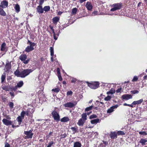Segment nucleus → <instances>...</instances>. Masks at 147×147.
Masks as SVG:
<instances>
[{"instance_id":"1","label":"nucleus","mask_w":147,"mask_h":147,"mask_svg":"<svg viewBox=\"0 0 147 147\" xmlns=\"http://www.w3.org/2000/svg\"><path fill=\"white\" fill-rule=\"evenodd\" d=\"M27 44L30 45L28 46L25 49V51L27 53H29L33 50L34 49V47L36 45V43L32 42L28 40Z\"/></svg>"},{"instance_id":"2","label":"nucleus","mask_w":147,"mask_h":147,"mask_svg":"<svg viewBox=\"0 0 147 147\" xmlns=\"http://www.w3.org/2000/svg\"><path fill=\"white\" fill-rule=\"evenodd\" d=\"M86 83L88 86L91 88L96 89L99 86L100 83L98 82H94L89 83L88 82H86Z\"/></svg>"},{"instance_id":"3","label":"nucleus","mask_w":147,"mask_h":147,"mask_svg":"<svg viewBox=\"0 0 147 147\" xmlns=\"http://www.w3.org/2000/svg\"><path fill=\"white\" fill-rule=\"evenodd\" d=\"M34 71L32 69H23L21 71L22 78H24L29 75Z\"/></svg>"},{"instance_id":"4","label":"nucleus","mask_w":147,"mask_h":147,"mask_svg":"<svg viewBox=\"0 0 147 147\" xmlns=\"http://www.w3.org/2000/svg\"><path fill=\"white\" fill-rule=\"evenodd\" d=\"M112 6L113 7L111 9L110 11H113L121 9L122 7V5L121 3H117L113 4Z\"/></svg>"},{"instance_id":"5","label":"nucleus","mask_w":147,"mask_h":147,"mask_svg":"<svg viewBox=\"0 0 147 147\" xmlns=\"http://www.w3.org/2000/svg\"><path fill=\"white\" fill-rule=\"evenodd\" d=\"M52 116L54 120L58 122L60 120V116L58 113L55 110H54L51 113Z\"/></svg>"},{"instance_id":"6","label":"nucleus","mask_w":147,"mask_h":147,"mask_svg":"<svg viewBox=\"0 0 147 147\" xmlns=\"http://www.w3.org/2000/svg\"><path fill=\"white\" fill-rule=\"evenodd\" d=\"M24 133L26 135L24 137L25 139L32 138L34 134L33 133H32V131L31 130L29 131H24Z\"/></svg>"},{"instance_id":"7","label":"nucleus","mask_w":147,"mask_h":147,"mask_svg":"<svg viewBox=\"0 0 147 147\" xmlns=\"http://www.w3.org/2000/svg\"><path fill=\"white\" fill-rule=\"evenodd\" d=\"M27 57V55L26 54H22L20 55L19 57V58L23 62V63L24 64H26L28 63L30 60V59H28L26 60Z\"/></svg>"},{"instance_id":"8","label":"nucleus","mask_w":147,"mask_h":147,"mask_svg":"<svg viewBox=\"0 0 147 147\" xmlns=\"http://www.w3.org/2000/svg\"><path fill=\"white\" fill-rule=\"evenodd\" d=\"M77 102L75 101L74 103L68 102L64 104L63 106L65 107L73 108L77 104Z\"/></svg>"},{"instance_id":"9","label":"nucleus","mask_w":147,"mask_h":147,"mask_svg":"<svg viewBox=\"0 0 147 147\" xmlns=\"http://www.w3.org/2000/svg\"><path fill=\"white\" fill-rule=\"evenodd\" d=\"M8 2L6 0H4L2 1L0 4V7L2 8H5L8 6Z\"/></svg>"},{"instance_id":"10","label":"nucleus","mask_w":147,"mask_h":147,"mask_svg":"<svg viewBox=\"0 0 147 147\" xmlns=\"http://www.w3.org/2000/svg\"><path fill=\"white\" fill-rule=\"evenodd\" d=\"M121 98L122 100H127L130 99L132 98V96L131 94H126L123 95L121 96Z\"/></svg>"},{"instance_id":"11","label":"nucleus","mask_w":147,"mask_h":147,"mask_svg":"<svg viewBox=\"0 0 147 147\" xmlns=\"http://www.w3.org/2000/svg\"><path fill=\"white\" fill-rule=\"evenodd\" d=\"M32 108H28L26 111V115L28 116H30L31 114L34 111V110L33 107H32Z\"/></svg>"},{"instance_id":"12","label":"nucleus","mask_w":147,"mask_h":147,"mask_svg":"<svg viewBox=\"0 0 147 147\" xmlns=\"http://www.w3.org/2000/svg\"><path fill=\"white\" fill-rule=\"evenodd\" d=\"M85 6L88 11H91L93 8V6L90 2H87Z\"/></svg>"},{"instance_id":"13","label":"nucleus","mask_w":147,"mask_h":147,"mask_svg":"<svg viewBox=\"0 0 147 147\" xmlns=\"http://www.w3.org/2000/svg\"><path fill=\"white\" fill-rule=\"evenodd\" d=\"M118 107L117 105L113 106L110 107L107 110V113H110L113 112L114 111V109L117 108Z\"/></svg>"},{"instance_id":"14","label":"nucleus","mask_w":147,"mask_h":147,"mask_svg":"<svg viewBox=\"0 0 147 147\" xmlns=\"http://www.w3.org/2000/svg\"><path fill=\"white\" fill-rule=\"evenodd\" d=\"M11 68V62L7 63L5 66V71L8 72L9 71Z\"/></svg>"},{"instance_id":"15","label":"nucleus","mask_w":147,"mask_h":147,"mask_svg":"<svg viewBox=\"0 0 147 147\" xmlns=\"http://www.w3.org/2000/svg\"><path fill=\"white\" fill-rule=\"evenodd\" d=\"M110 136L111 139H116L117 138V134L115 131L111 132Z\"/></svg>"},{"instance_id":"16","label":"nucleus","mask_w":147,"mask_h":147,"mask_svg":"<svg viewBox=\"0 0 147 147\" xmlns=\"http://www.w3.org/2000/svg\"><path fill=\"white\" fill-rule=\"evenodd\" d=\"M1 51L7 52V47H6V44L5 42H3L1 46Z\"/></svg>"},{"instance_id":"17","label":"nucleus","mask_w":147,"mask_h":147,"mask_svg":"<svg viewBox=\"0 0 147 147\" xmlns=\"http://www.w3.org/2000/svg\"><path fill=\"white\" fill-rule=\"evenodd\" d=\"M2 122L4 124L6 125H10L12 123L11 121L8 120L6 119H3L2 120Z\"/></svg>"},{"instance_id":"18","label":"nucleus","mask_w":147,"mask_h":147,"mask_svg":"<svg viewBox=\"0 0 147 147\" xmlns=\"http://www.w3.org/2000/svg\"><path fill=\"white\" fill-rule=\"evenodd\" d=\"M36 9L37 12L39 13H42L44 12L42 6H38L36 8Z\"/></svg>"},{"instance_id":"19","label":"nucleus","mask_w":147,"mask_h":147,"mask_svg":"<svg viewBox=\"0 0 147 147\" xmlns=\"http://www.w3.org/2000/svg\"><path fill=\"white\" fill-rule=\"evenodd\" d=\"M143 101V99L142 98L137 101H134L132 103V105H136L141 104Z\"/></svg>"},{"instance_id":"20","label":"nucleus","mask_w":147,"mask_h":147,"mask_svg":"<svg viewBox=\"0 0 147 147\" xmlns=\"http://www.w3.org/2000/svg\"><path fill=\"white\" fill-rule=\"evenodd\" d=\"M70 129L72 131L73 134H74L75 133L78 132V127L76 126L75 127H72Z\"/></svg>"},{"instance_id":"21","label":"nucleus","mask_w":147,"mask_h":147,"mask_svg":"<svg viewBox=\"0 0 147 147\" xmlns=\"http://www.w3.org/2000/svg\"><path fill=\"white\" fill-rule=\"evenodd\" d=\"M6 78V74L5 72H4L1 76V83H3V82H5Z\"/></svg>"},{"instance_id":"22","label":"nucleus","mask_w":147,"mask_h":147,"mask_svg":"<svg viewBox=\"0 0 147 147\" xmlns=\"http://www.w3.org/2000/svg\"><path fill=\"white\" fill-rule=\"evenodd\" d=\"M86 121L83 119H80L78 121L77 124L79 126H83Z\"/></svg>"},{"instance_id":"23","label":"nucleus","mask_w":147,"mask_h":147,"mask_svg":"<svg viewBox=\"0 0 147 147\" xmlns=\"http://www.w3.org/2000/svg\"><path fill=\"white\" fill-rule=\"evenodd\" d=\"M24 83L21 80L20 81L17 83V85L16 86L17 88H20L22 87L24 85Z\"/></svg>"},{"instance_id":"24","label":"nucleus","mask_w":147,"mask_h":147,"mask_svg":"<svg viewBox=\"0 0 147 147\" xmlns=\"http://www.w3.org/2000/svg\"><path fill=\"white\" fill-rule=\"evenodd\" d=\"M14 74L16 76L18 77H19L21 78V72H20L18 69L16 70L14 72Z\"/></svg>"},{"instance_id":"25","label":"nucleus","mask_w":147,"mask_h":147,"mask_svg":"<svg viewBox=\"0 0 147 147\" xmlns=\"http://www.w3.org/2000/svg\"><path fill=\"white\" fill-rule=\"evenodd\" d=\"M147 142V140L146 138H141L139 141V143H141L142 145H145Z\"/></svg>"},{"instance_id":"26","label":"nucleus","mask_w":147,"mask_h":147,"mask_svg":"<svg viewBox=\"0 0 147 147\" xmlns=\"http://www.w3.org/2000/svg\"><path fill=\"white\" fill-rule=\"evenodd\" d=\"M90 122L92 124H96L100 122V119H99L97 118L91 120Z\"/></svg>"},{"instance_id":"27","label":"nucleus","mask_w":147,"mask_h":147,"mask_svg":"<svg viewBox=\"0 0 147 147\" xmlns=\"http://www.w3.org/2000/svg\"><path fill=\"white\" fill-rule=\"evenodd\" d=\"M3 9L0 7V15L3 16H5L6 15V13Z\"/></svg>"},{"instance_id":"28","label":"nucleus","mask_w":147,"mask_h":147,"mask_svg":"<svg viewBox=\"0 0 147 147\" xmlns=\"http://www.w3.org/2000/svg\"><path fill=\"white\" fill-rule=\"evenodd\" d=\"M59 18L57 17H54L53 19V22L54 24H56L59 22Z\"/></svg>"},{"instance_id":"29","label":"nucleus","mask_w":147,"mask_h":147,"mask_svg":"<svg viewBox=\"0 0 147 147\" xmlns=\"http://www.w3.org/2000/svg\"><path fill=\"white\" fill-rule=\"evenodd\" d=\"M14 8L16 13H18L20 11V8L19 5L18 4L15 5Z\"/></svg>"},{"instance_id":"30","label":"nucleus","mask_w":147,"mask_h":147,"mask_svg":"<svg viewBox=\"0 0 147 147\" xmlns=\"http://www.w3.org/2000/svg\"><path fill=\"white\" fill-rule=\"evenodd\" d=\"M81 144L79 142H76L74 143V147H81Z\"/></svg>"},{"instance_id":"31","label":"nucleus","mask_w":147,"mask_h":147,"mask_svg":"<svg viewBox=\"0 0 147 147\" xmlns=\"http://www.w3.org/2000/svg\"><path fill=\"white\" fill-rule=\"evenodd\" d=\"M1 87L3 90L6 91H9V86L6 85L2 86Z\"/></svg>"},{"instance_id":"32","label":"nucleus","mask_w":147,"mask_h":147,"mask_svg":"<svg viewBox=\"0 0 147 147\" xmlns=\"http://www.w3.org/2000/svg\"><path fill=\"white\" fill-rule=\"evenodd\" d=\"M82 118L81 119H83L86 121L87 119V115L86 113H84L81 115Z\"/></svg>"},{"instance_id":"33","label":"nucleus","mask_w":147,"mask_h":147,"mask_svg":"<svg viewBox=\"0 0 147 147\" xmlns=\"http://www.w3.org/2000/svg\"><path fill=\"white\" fill-rule=\"evenodd\" d=\"M69 120V119L68 117H64L62 118L61 120L62 122H66Z\"/></svg>"},{"instance_id":"34","label":"nucleus","mask_w":147,"mask_h":147,"mask_svg":"<svg viewBox=\"0 0 147 147\" xmlns=\"http://www.w3.org/2000/svg\"><path fill=\"white\" fill-rule=\"evenodd\" d=\"M93 106L92 105L91 106L85 108V112H87L88 111H91L92 108H93Z\"/></svg>"},{"instance_id":"35","label":"nucleus","mask_w":147,"mask_h":147,"mask_svg":"<svg viewBox=\"0 0 147 147\" xmlns=\"http://www.w3.org/2000/svg\"><path fill=\"white\" fill-rule=\"evenodd\" d=\"M23 119H24L22 118V117H20V116H19L17 117L16 120H17V121L18 122V124L19 125H20L21 124L22 121V120Z\"/></svg>"},{"instance_id":"36","label":"nucleus","mask_w":147,"mask_h":147,"mask_svg":"<svg viewBox=\"0 0 147 147\" xmlns=\"http://www.w3.org/2000/svg\"><path fill=\"white\" fill-rule=\"evenodd\" d=\"M43 11H49L50 9V7L49 6H46L44 7L43 8Z\"/></svg>"},{"instance_id":"37","label":"nucleus","mask_w":147,"mask_h":147,"mask_svg":"<svg viewBox=\"0 0 147 147\" xmlns=\"http://www.w3.org/2000/svg\"><path fill=\"white\" fill-rule=\"evenodd\" d=\"M78 11V9L76 8H74L72 9L71 14L73 15H75L77 13Z\"/></svg>"},{"instance_id":"38","label":"nucleus","mask_w":147,"mask_h":147,"mask_svg":"<svg viewBox=\"0 0 147 147\" xmlns=\"http://www.w3.org/2000/svg\"><path fill=\"white\" fill-rule=\"evenodd\" d=\"M18 88L16 86L15 87L13 86L11 87H9V91L11 90V91H15Z\"/></svg>"},{"instance_id":"39","label":"nucleus","mask_w":147,"mask_h":147,"mask_svg":"<svg viewBox=\"0 0 147 147\" xmlns=\"http://www.w3.org/2000/svg\"><path fill=\"white\" fill-rule=\"evenodd\" d=\"M26 115V111H23L21 113L20 117H21L22 118L24 119L25 115Z\"/></svg>"},{"instance_id":"40","label":"nucleus","mask_w":147,"mask_h":147,"mask_svg":"<svg viewBox=\"0 0 147 147\" xmlns=\"http://www.w3.org/2000/svg\"><path fill=\"white\" fill-rule=\"evenodd\" d=\"M117 135H122L123 136L125 134V133L124 132L122 131H118L117 132Z\"/></svg>"},{"instance_id":"41","label":"nucleus","mask_w":147,"mask_h":147,"mask_svg":"<svg viewBox=\"0 0 147 147\" xmlns=\"http://www.w3.org/2000/svg\"><path fill=\"white\" fill-rule=\"evenodd\" d=\"M50 51L51 55V56H53V55H54L53 48V47H50Z\"/></svg>"},{"instance_id":"42","label":"nucleus","mask_w":147,"mask_h":147,"mask_svg":"<svg viewBox=\"0 0 147 147\" xmlns=\"http://www.w3.org/2000/svg\"><path fill=\"white\" fill-rule=\"evenodd\" d=\"M9 108L11 109H12L13 107V103L11 102H9Z\"/></svg>"},{"instance_id":"43","label":"nucleus","mask_w":147,"mask_h":147,"mask_svg":"<svg viewBox=\"0 0 147 147\" xmlns=\"http://www.w3.org/2000/svg\"><path fill=\"white\" fill-rule=\"evenodd\" d=\"M130 92L132 94H138L139 92L137 90H134L131 91H130Z\"/></svg>"},{"instance_id":"44","label":"nucleus","mask_w":147,"mask_h":147,"mask_svg":"<svg viewBox=\"0 0 147 147\" xmlns=\"http://www.w3.org/2000/svg\"><path fill=\"white\" fill-rule=\"evenodd\" d=\"M111 97L110 96L108 95L105 98L104 100L105 101H108L109 100L111 99Z\"/></svg>"},{"instance_id":"45","label":"nucleus","mask_w":147,"mask_h":147,"mask_svg":"<svg viewBox=\"0 0 147 147\" xmlns=\"http://www.w3.org/2000/svg\"><path fill=\"white\" fill-rule=\"evenodd\" d=\"M52 91H53L57 93L58 92L60 91V89L59 88H56L55 89H53L52 90Z\"/></svg>"},{"instance_id":"46","label":"nucleus","mask_w":147,"mask_h":147,"mask_svg":"<svg viewBox=\"0 0 147 147\" xmlns=\"http://www.w3.org/2000/svg\"><path fill=\"white\" fill-rule=\"evenodd\" d=\"M139 134L140 135H143L144 136H146L147 135V133H146V132L145 131H140L139 132Z\"/></svg>"},{"instance_id":"47","label":"nucleus","mask_w":147,"mask_h":147,"mask_svg":"<svg viewBox=\"0 0 147 147\" xmlns=\"http://www.w3.org/2000/svg\"><path fill=\"white\" fill-rule=\"evenodd\" d=\"M54 144V142L53 141L50 142L48 144V145L47 146V147H51L52 145Z\"/></svg>"},{"instance_id":"48","label":"nucleus","mask_w":147,"mask_h":147,"mask_svg":"<svg viewBox=\"0 0 147 147\" xmlns=\"http://www.w3.org/2000/svg\"><path fill=\"white\" fill-rule=\"evenodd\" d=\"M97 117V116L96 115L93 114L92 115H91L90 117L89 118L90 119H93L94 118H96Z\"/></svg>"},{"instance_id":"49","label":"nucleus","mask_w":147,"mask_h":147,"mask_svg":"<svg viewBox=\"0 0 147 147\" xmlns=\"http://www.w3.org/2000/svg\"><path fill=\"white\" fill-rule=\"evenodd\" d=\"M123 105L124 106H128L131 107L132 108H133L134 107V106L133 105H132V104L131 105H130V104H127L126 103H125L123 104Z\"/></svg>"},{"instance_id":"50","label":"nucleus","mask_w":147,"mask_h":147,"mask_svg":"<svg viewBox=\"0 0 147 147\" xmlns=\"http://www.w3.org/2000/svg\"><path fill=\"white\" fill-rule=\"evenodd\" d=\"M138 79V77L137 76H134L132 80V81L133 82H136L137 81Z\"/></svg>"},{"instance_id":"51","label":"nucleus","mask_w":147,"mask_h":147,"mask_svg":"<svg viewBox=\"0 0 147 147\" xmlns=\"http://www.w3.org/2000/svg\"><path fill=\"white\" fill-rule=\"evenodd\" d=\"M44 1L45 0H40L39 1V5L42 6Z\"/></svg>"},{"instance_id":"52","label":"nucleus","mask_w":147,"mask_h":147,"mask_svg":"<svg viewBox=\"0 0 147 147\" xmlns=\"http://www.w3.org/2000/svg\"><path fill=\"white\" fill-rule=\"evenodd\" d=\"M60 136L61 137V138H62L66 137L67 135L66 133H65L64 134H61Z\"/></svg>"},{"instance_id":"53","label":"nucleus","mask_w":147,"mask_h":147,"mask_svg":"<svg viewBox=\"0 0 147 147\" xmlns=\"http://www.w3.org/2000/svg\"><path fill=\"white\" fill-rule=\"evenodd\" d=\"M73 94L71 90L68 91L67 92V95H72Z\"/></svg>"},{"instance_id":"54","label":"nucleus","mask_w":147,"mask_h":147,"mask_svg":"<svg viewBox=\"0 0 147 147\" xmlns=\"http://www.w3.org/2000/svg\"><path fill=\"white\" fill-rule=\"evenodd\" d=\"M102 142H103V144L104 145V147H105L106 146H107L108 145V142L105 141L104 140H103Z\"/></svg>"},{"instance_id":"55","label":"nucleus","mask_w":147,"mask_h":147,"mask_svg":"<svg viewBox=\"0 0 147 147\" xmlns=\"http://www.w3.org/2000/svg\"><path fill=\"white\" fill-rule=\"evenodd\" d=\"M51 30L52 31L53 33V34H55V30L53 29V27L52 26H51V25L49 26Z\"/></svg>"},{"instance_id":"56","label":"nucleus","mask_w":147,"mask_h":147,"mask_svg":"<svg viewBox=\"0 0 147 147\" xmlns=\"http://www.w3.org/2000/svg\"><path fill=\"white\" fill-rule=\"evenodd\" d=\"M58 78L59 80L60 81H61L62 80V78L61 76V74L58 75Z\"/></svg>"},{"instance_id":"57","label":"nucleus","mask_w":147,"mask_h":147,"mask_svg":"<svg viewBox=\"0 0 147 147\" xmlns=\"http://www.w3.org/2000/svg\"><path fill=\"white\" fill-rule=\"evenodd\" d=\"M57 73L58 75L61 74L60 73V70L59 68H57Z\"/></svg>"},{"instance_id":"58","label":"nucleus","mask_w":147,"mask_h":147,"mask_svg":"<svg viewBox=\"0 0 147 147\" xmlns=\"http://www.w3.org/2000/svg\"><path fill=\"white\" fill-rule=\"evenodd\" d=\"M115 92V90L113 91V92H111V91H108L107 92V94H112L114 93Z\"/></svg>"},{"instance_id":"59","label":"nucleus","mask_w":147,"mask_h":147,"mask_svg":"<svg viewBox=\"0 0 147 147\" xmlns=\"http://www.w3.org/2000/svg\"><path fill=\"white\" fill-rule=\"evenodd\" d=\"M122 90V88H119L118 89L116 90V92L117 93H119V92H121V90Z\"/></svg>"},{"instance_id":"60","label":"nucleus","mask_w":147,"mask_h":147,"mask_svg":"<svg viewBox=\"0 0 147 147\" xmlns=\"http://www.w3.org/2000/svg\"><path fill=\"white\" fill-rule=\"evenodd\" d=\"M76 81V80L75 78H73L71 80V82L75 83Z\"/></svg>"},{"instance_id":"61","label":"nucleus","mask_w":147,"mask_h":147,"mask_svg":"<svg viewBox=\"0 0 147 147\" xmlns=\"http://www.w3.org/2000/svg\"><path fill=\"white\" fill-rule=\"evenodd\" d=\"M53 131H50L48 135L47 136V137L48 136L49 138V137L53 134Z\"/></svg>"},{"instance_id":"62","label":"nucleus","mask_w":147,"mask_h":147,"mask_svg":"<svg viewBox=\"0 0 147 147\" xmlns=\"http://www.w3.org/2000/svg\"><path fill=\"white\" fill-rule=\"evenodd\" d=\"M87 0H79V1L80 3H82Z\"/></svg>"},{"instance_id":"63","label":"nucleus","mask_w":147,"mask_h":147,"mask_svg":"<svg viewBox=\"0 0 147 147\" xmlns=\"http://www.w3.org/2000/svg\"><path fill=\"white\" fill-rule=\"evenodd\" d=\"M104 145L102 143H100L99 145V147H104Z\"/></svg>"},{"instance_id":"64","label":"nucleus","mask_w":147,"mask_h":147,"mask_svg":"<svg viewBox=\"0 0 147 147\" xmlns=\"http://www.w3.org/2000/svg\"><path fill=\"white\" fill-rule=\"evenodd\" d=\"M5 147H10V145L8 143H7L5 145Z\"/></svg>"}]
</instances>
